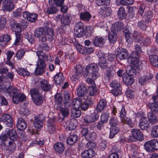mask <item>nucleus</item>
<instances>
[{
  "label": "nucleus",
  "instance_id": "nucleus-40",
  "mask_svg": "<svg viewBox=\"0 0 158 158\" xmlns=\"http://www.w3.org/2000/svg\"><path fill=\"white\" fill-rule=\"evenodd\" d=\"M97 137V134L94 132H90L86 135L85 139L89 141L94 140Z\"/></svg>",
  "mask_w": 158,
  "mask_h": 158
},
{
  "label": "nucleus",
  "instance_id": "nucleus-42",
  "mask_svg": "<svg viewBox=\"0 0 158 158\" xmlns=\"http://www.w3.org/2000/svg\"><path fill=\"white\" fill-rule=\"evenodd\" d=\"M148 106L151 110L152 112H158V105L155 103H149L148 105Z\"/></svg>",
  "mask_w": 158,
  "mask_h": 158
},
{
  "label": "nucleus",
  "instance_id": "nucleus-54",
  "mask_svg": "<svg viewBox=\"0 0 158 158\" xmlns=\"http://www.w3.org/2000/svg\"><path fill=\"white\" fill-rule=\"evenodd\" d=\"M109 117V114L106 112L102 113L101 116V121L102 123H106L107 122Z\"/></svg>",
  "mask_w": 158,
  "mask_h": 158
},
{
  "label": "nucleus",
  "instance_id": "nucleus-60",
  "mask_svg": "<svg viewBox=\"0 0 158 158\" xmlns=\"http://www.w3.org/2000/svg\"><path fill=\"white\" fill-rule=\"evenodd\" d=\"M126 94L127 97L130 98H133L135 97V94L134 91L131 89L126 90Z\"/></svg>",
  "mask_w": 158,
  "mask_h": 158
},
{
  "label": "nucleus",
  "instance_id": "nucleus-47",
  "mask_svg": "<svg viewBox=\"0 0 158 158\" xmlns=\"http://www.w3.org/2000/svg\"><path fill=\"white\" fill-rule=\"evenodd\" d=\"M103 15L106 16H109L111 14V9L109 7H102V8Z\"/></svg>",
  "mask_w": 158,
  "mask_h": 158
},
{
  "label": "nucleus",
  "instance_id": "nucleus-62",
  "mask_svg": "<svg viewBox=\"0 0 158 158\" xmlns=\"http://www.w3.org/2000/svg\"><path fill=\"white\" fill-rule=\"evenodd\" d=\"M96 91V88L94 86H89L88 88V92L90 96H92L94 95Z\"/></svg>",
  "mask_w": 158,
  "mask_h": 158
},
{
  "label": "nucleus",
  "instance_id": "nucleus-14",
  "mask_svg": "<svg viewBox=\"0 0 158 158\" xmlns=\"http://www.w3.org/2000/svg\"><path fill=\"white\" fill-rule=\"evenodd\" d=\"M116 58L118 60H122L128 58L129 53L125 49H122L118 51Z\"/></svg>",
  "mask_w": 158,
  "mask_h": 158
},
{
  "label": "nucleus",
  "instance_id": "nucleus-45",
  "mask_svg": "<svg viewBox=\"0 0 158 158\" xmlns=\"http://www.w3.org/2000/svg\"><path fill=\"white\" fill-rule=\"evenodd\" d=\"M81 114V111L80 110L73 109L72 110L71 116L74 118L79 117Z\"/></svg>",
  "mask_w": 158,
  "mask_h": 158
},
{
  "label": "nucleus",
  "instance_id": "nucleus-24",
  "mask_svg": "<svg viewBox=\"0 0 158 158\" xmlns=\"http://www.w3.org/2000/svg\"><path fill=\"white\" fill-rule=\"evenodd\" d=\"M144 74L142 76L139 80V82L142 85L143 83L147 81L148 80L151 79L152 77V75L150 73H147L145 72Z\"/></svg>",
  "mask_w": 158,
  "mask_h": 158
},
{
  "label": "nucleus",
  "instance_id": "nucleus-13",
  "mask_svg": "<svg viewBox=\"0 0 158 158\" xmlns=\"http://www.w3.org/2000/svg\"><path fill=\"white\" fill-rule=\"evenodd\" d=\"M99 117V114L94 112L89 115H86L84 118V120L86 123H92L97 120Z\"/></svg>",
  "mask_w": 158,
  "mask_h": 158
},
{
  "label": "nucleus",
  "instance_id": "nucleus-31",
  "mask_svg": "<svg viewBox=\"0 0 158 158\" xmlns=\"http://www.w3.org/2000/svg\"><path fill=\"white\" fill-rule=\"evenodd\" d=\"M79 16L81 19L87 21H89L92 17L91 14L87 11L81 13Z\"/></svg>",
  "mask_w": 158,
  "mask_h": 158
},
{
  "label": "nucleus",
  "instance_id": "nucleus-22",
  "mask_svg": "<svg viewBox=\"0 0 158 158\" xmlns=\"http://www.w3.org/2000/svg\"><path fill=\"white\" fill-rule=\"evenodd\" d=\"M83 71L82 67L81 66L78 65L77 66L76 68L75 74L73 76L74 81H76V80L79 79V78L81 76Z\"/></svg>",
  "mask_w": 158,
  "mask_h": 158
},
{
  "label": "nucleus",
  "instance_id": "nucleus-56",
  "mask_svg": "<svg viewBox=\"0 0 158 158\" xmlns=\"http://www.w3.org/2000/svg\"><path fill=\"white\" fill-rule=\"evenodd\" d=\"M128 60H130L138 59H139L140 56L139 54L136 52H133L130 56H129Z\"/></svg>",
  "mask_w": 158,
  "mask_h": 158
},
{
  "label": "nucleus",
  "instance_id": "nucleus-17",
  "mask_svg": "<svg viewBox=\"0 0 158 158\" xmlns=\"http://www.w3.org/2000/svg\"><path fill=\"white\" fill-rule=\"evenodd\" d=\"M118 33L111 29L110 32L108 33V38L109 42L112 44L114 43L117 41V33Z\"/></svg>",
  "mask_w": 158,
  "mask_h": 158
},
{
  "label": "nucleus",
  "instance_id": "nucleus-64",
  "mask_svg": "<svg viewBox=\"0 0 158 158\" xmlns=\"http://www.w3.org/2000/svg\"><path fill=\"white\" fill-rule=\"evenodd\" d=\"M25 52L24 50H19L17 52L16 56L18 59L20 60L23 57Z\"/></svg>",
  "mask_w": 158,
  "mask_h": 158
},
{
  "label": "nucleus",
  "instance_id": "nucleus-12",
  "mask_svg": "<svg viewBox=\"0 0 158 158\" xmlns=\"http://www.w3.org/2000/svg\"><path fill=\"white\" fill-rule=\"evenodd\" d=\"M77 125V120L73 118L68 120L64 125L65 127L68 128L70 130H74L76 129Z\"/></svg>",
  "mask_w": 158,
  "mask_h": 158
},
{
  "label": "nucleus",
  "instance_id": "nucleus-34",
  "mask_svg": "<svg viewBox=\"0 0 158 158\" xmlns=\"http://www.w3.org/2000/svg\"><path fill=\"white\" fill-rule=\"evenodd\" d=\"M78 138L77 136L76 135H71L67 138V143L70 145H73L77 142Z\"/></svg>",
  "mask_w": 158,
  "mask_h": 158
},
{
  "label": "nucleus",
  "instance_id": "nucleus-20",
  "mask_svg": "<svg viewBox=\"0 0 158 158\" xmlns=\"http://www.w3.org/2000/svg\"><path fill=\"white\" fill-rule=\"evenodd\" d=\"M27 126V123L23 118H18L17 124V127L18 129L20 130H24Z\"/></svg>",
  "mask_w": 158,
  "mask_h": 158
},
{
  "label": "nucleus",
  "instance_id": "nucleus-10",
  "mask_svg": "<svg viewBox=\"0 0 158 158\" xmlns=\"http://www.w3.org/2000/svg\"><path fill=\"white\" fill-rule=\"evenodd\" d=\"M139 125L142 130H147L149 126V122L148 118L145 116H143L140 119Z\"/></svg>",
  "mask_w": 158,
  "mask_h": 158
},
{
  "label": "nucleus",
  "instance_id": "nucleus-51",
  "mask_svg": "<svg viewBox=\"0 0 158 158\" xmlns=\"http://www.w3.org/2000/svg\"><path fill=\"white\" fill-rule=\"evenodd\" d=\"M10 39V37L7 34H5L3 35L2 36L0 37V45H2L1 44V43H6L8 42Z\"/></svg>",
  "mask_w": 158,
  "mask_h": 158
},
{
  "label": "nucleus",
  "instance_id": "nucleus-48",
  "mask_svg": "<svg viewBox=\"0 0 158 158\" xmlns=\"http://www.w3.org/2000/svg\"><path fill=\"white\" fill-rule=\"evenodd\" d=\"M54 100L56 104L61 105L63 100V98L60 94H58L55 95Z\"/></svg>",
  "mask_w": 158,
  "mask_h": 158
},
{
  "label": "nucleus",
  "instance_id": "nucleus-29",
  "mask_svg": "<svg viewBox=\"0 0 158 158\" xmlns=\"http://www.w3.org/2000/svg\"><path fill=\"white\" fill-rule=\"evenodd\" d=\"M94 152L92 150H85L81 154L82 157L84 158H91L95 155Z\"/></svg>",
  "mask_w": 158,
  "mask_h": 158
},
{
  "label": "nucleus",
  "instance_id": "nucleus-23",
  "mask_svg": "<svg viewBox=\"0 0 158 158\" xmlns=\"http://www.w3.org/2000/svg\"><path fill=\"white\" fill-rule=\"evenodd\" d=\"M106 100L102 99L99 101L97 104L96 110L98 112H101L106 106Z\"/></svg>",
  "mask_w": 158,
  "mask_h": 158
},
{
  "label": "nucleus",
  "instance_id": "nucleus-27",
  "mask_svg": "<svg viewBox=\"0 0 158 158\" xmlns=\"http://www.w3.org/2000/svg\"><path fill=\"white\" fill-rule=\"evenodd\" d=\"M54 148L56 152L59 153H62L64 150V144L61 142H58L55 144Z\"/></svg>",
  "mask_w": 158,
  "mask_h": 158
},
{
  "label": "nucleus",
  "instance_id": "nucleus-25",
  "mask_svg": "<svg viewBox=\"0 0 158 158\" xmlns=\"http://www.w3.org/2000/svg\"><path fill=\"white\" fill-rule=\"evenodd\" d=\"M64 77L61 73L57 74L54 77V80L55 83L58 85H61L64 81Z\"/></svg>",
  "mask_w": 158,
  "mask_h": 158
},
{
  "label": "nucleus",
  "instance_id": "nucleus-36",
  "mask_svg": "<svg viewBox=\"0 0 158 158\" xmlns=\"http://www.w3.org/2000/svg\"><path fill=\"white\" fill-rule=\"evenodd\" d=\"M123 23L121 22H117L114 24V27L111 29H113L114 31L118 33L119 31H120L123 28Z\"/></svg>",
  "mask_w": 158,
  "mask_h": 158
},
{
  "label": "nucleus",
  "instance_id": "nucleus-8",
  "mask_svg": "<svg viewBox=\"0 0 158 158\" xmlns=\"http://www.w3.org/2000/svg\"><path fill=\"white\" fill-rule=\"evenodd\" d=\"M14 8L13 4L11 1L5 0L2 2L1 10L10 12Z\"/></svg>",
  "mask_w": 158,
  "mask_h": 158
},
{
  "label": "nucleus",
  "instance_id": "nucleus-19",
  "mask_svg": "<svg viewBox=\"0 0 158 158\" xmlns=\"http://www.w3.org/2000/svg\"><path fill=\"white\" fill-rule=\"evenodd\" d=\"M6 132L8 137L10 139L13 141H16L17 140V135L15 131L13 129H7Z\"/></svg>",
  "mask_w": 158,
  "mask_h": 158
},
{
  "label": "nucleus",
  "instance_id": "nucleus-2",
  "mask_svg": "<svg viewBox=\"0 0 158 158\" xmlns=\"http://www.w3.org/2000/svg\"><path fill=\"white\" fill-rule=\"evenodd\" d=\"M99 69L96 64H91L86 67L84 76L85 77L87 76H91L94 79H96L100 76Z\"/></svg>",
  "mask_w": 158,
  "mask_h": 158
},
{
  "label": "nucleus",
  "instance_id": "nucleus-6",
  "mask_svg": "<svg viewBox=\"0 0 158 158\" xmlns=\"http://www.w3.org/2000/svg\"><path fill=\"white\" fill-rule=\"evenodd\" d=\"M83 23L79 21L77 23L74 27V34L78 37H81L83 35L84 30Z\"/></svg>",
  "mask_w": 158,
  "mask_h": 158
},
{
  "label": "nucleus",
  "instance_id": "nucleus-5",
  "mask_svg": "<svg viewBox=\"0 0 158 158\" xmlns=\"http://www.w3.org/2000/svg\"><path fill=\"white\" fill-rule=\"evenodd\" d=\"M118 109L120 110V116L121 118L122 122L124 123H127L131 127H133L134 126V124L132 123L129 118L126 116V112L123 106H121Z\"/></svg>",
  "mask_w": 158,
  "mask_h": 158
},
{
  "label": "nucleus",
  "instance_id": "nucleus-53",
  "mask_svg": "<svg viewBox=\"0 0 158 158\" xmlns=\"http://www.w3.org/2000/svg\"><path fill=\"white\" fill-rule=\"evenodd\" d=\"M6 90L7 92L10 95H11V94H12V95H13L16 93L17 91H18L16 88L11 86H10L6 88Z\"/></svg>",
  "mask_w": 158,
  "mask_h": 158
},
{
  "label": "nucleus",
  "instance_id": "nucleus-39",
  "mask_svg": "<svg viewBox=\"0 0 158 158\" xmlns=\"http://www.w3.org/2000/svg\"><path fill=\"white\" fill-rule=\"evenodd\" d=\"M98 64L102 69H106L107 68V63L106 58H103L99 60Z\"/></svg>",
  "mask_w": 158,
  "mask_h": 158
},
{
  "label": "nucleus",
  "instance_id": "nucleus-43",
  "mask_svg": "<svg viewBox=\"0 0 158 158\" xmlns=\"http://www.w3.org/2000/svg\"><path fill=\"white\" fill-rule=\"evenodd\" d=\"M44 27H40L34 32V35L35 37L40 38L44 35Z\"/></svg>",
  "mask_w": 158,
  "mask_h": 158
},
{
  "label": "nucleus",
  "instance_id": "nucleus-28",
  "mask_svg": "<svg viewBox=\"0 0 158 158\" xmlns=\"http://www.w3.org/2000/svg\"><path fill=\"white\" fill-rule=\"evenodd\" d=\"M148 119L149 120V122L151 124H155L158 122V120L155 114L152 112H150L148 114Z\"/></svg>",
  "mask_w": 158,
  "mask_h": 158
},
{
  "label": "nucleus",
  "instance_id": "nucleus-15",
  "mask_svg": "<svg viewBox=\"0 0 158 158\" xmlns=\"http://www.w3.org/2000/svg\"><path fill=\"white\" fill-rule=\"evenodd\" d=\"M23 16L31 22H34L36 20L37 15L34 13L30 14L29 12L26 11L23 12Z\"/></svg>",
  "mask_w": 158,
  "mask_h": 158
},
{
  "label": "nucleus",
  "instance_id": "nucleus-16",
  "mask_svg": "<svg viewBox=\"0 0 158 158\" xmlns=\"http://www.w3.org/2000/svg\"><path fill=\"white\" fill-rule=\"evenodd\" d=\"M153 139L150 140L145 143L144 147L147 152H154Z\"/></svg>",
  "mask_w": 158,
  "mask_h": 158
},
{
  "label": "nucleus",
  "instance_id": "nucleus-18",
  "mask_svg": "<svg viewBox=\"0 0 158 158\" xmlns=\"http://www.w3.org/2000/svg\"><path fill=\"white\" fill-rule=\"evenodd\" d=\"M77 93L78 97H84L87 94L86 87L83 85H80L77 89Z\"/></svg>",
  "mask_w": 158,
  "mask_h": 158
},
{
  "label": "nucleus",
  "instance_id": "nucleus-57",
  "mask_svg": "<svg viewBox=\"0 0 158 158\" xmlns=\"http://www.w3.org/2000/svg\"><path fill=\"white\" fill-rule=\"evenodd\" d=\"M126 71L128 74L127 75L130 76L135 75L136 70L134 69L131 66L128 67L127 70Z\"/></svg>",
  "mask_w": 158,
  "mask_h": 158
},
{
  "label": "nucleus",
  "instance_id": "nucleus-37",
  "mask_svg": "<svg viewBox=\"0 0 158 158\" xmlns=\"http://www.w3.org/2000/svg\"><path fill=\"white\" fill-rule=\"evenodd\" d=\"M132 35L134 39L139 43H141L143 40V38L140 34L136 31H134L132 33Z\"/></svg>",
  "mask_w": 158,
  "mask_h": 158
},
{
  "label": "nucleus",
  "instance_id": "nucleus-46",
  "mask_svg": "<svg viewBox=\"0 0 158 158\" xmlns=\"http://www.w3.org/2000/svg\"><path fill=\"white\" fill-rule=\"evenodd\" d=\"M81 103L82 100L81 99H74L73 102V109H78L81 106Z\"/></svg>",
  "mask_w": 158,
  "mask_h": 158
},
{
  "label": "nucleus",
  "instance_id": "nucleus-3",
  "mask_svg": "<svg viewBox=\"0 0 158 158\" xmlns=\"http://www.w3.org/2000/svg\"><path fill=\"white\" fill-rule=\"evenodd\" d=\"M131 132V135L128 138L129 142L136 140L141 141L144 139L143 134L139 129H133Z\"/></svg>",
  "mask_w": 158,
  "mask_h": 158
},
{
  "label": "nucleus",
  "instance_id": "nucleus-7",
  "mask_svg": "<svg viewBox=\"0 0 158 158\" xmlns=\"http://www.w3.org/2000/svg\"><path fill=\"white\" fill-rule=\"evenodd\" d=\"M44 119V117L42 114L35 116L33 122L34 127L37 129L40 128L43 126V121Z\"/></svg>",
  "mask_w": 158,
  "mask_h": 158
},
{
  "label": "nucleus",
  "instance_id": "nucleus-30",
  "mask_svg": "<svg viewBox=\"0 0 158 158\" xmlns=\"http://www.w3.org/2000/svg\"><path fill=\"white\" fill-rule=\"evenodd\" d=\"M61 21L63 26L68 25L70 22V15L69 14L64 15L61 17Z\"/></svg>",
  "mask_w": 158,
  "mask_h": 158
},
{
  "label": "nucleus",
  "instance_id": "nucleus-50",
  "mask_svg": "<svg viewBox=\"0 0 158 158\" xmlns=\"http://www.w3.org/2000/svg\"><path fill=\"white\" fill-rule=\"evenodd\" d=\"M58 11L57 7L51 6L48 7L47 10V13L48 14H55Z\"/></svg>",
  "mask_w": 158,
  "mask_h": 158
},
{
  "label": "nucleus",
  "instance_id": "nucleus-1",
  "mask_svg": "<svg viewBox=\"0 0 158 158\" xmlns=\"http://www.w3.org/2000/svg\"><path fill=\"white\" fill-rule=\"evenodd\" d=\"M36 54L38 60L36 64L35 73V75H40L43 73L46 67V64L44 61L49 60L50 57L48 54H46L42 51H36Z\"/></svg>",
  "mask_w": 158,
  "mask_h": 158
},
{
  "label": "nucleus",
  "instance_id": "nucleus-9",
  "mask_svg": "<svg viewBox=\"0 0 158 158\" xmlns=\"http://www.w3.org/2000/svg\"><path fill=\"white\" fill-rule=\"evenodd\" d=\"M59 108L60 111V114L59 115L58 120L59 122H61L64 120L65 118L68 116L69 111L68 109L65 107L60 106Z\"/></svg>",
  "mask_w": 158,
  "mask_h": 158
},
{
  "label": "nucleus",
  "instance_id": "nucleus-32",
  "mask_svg": "<svg viewBox=\"0 0 158 158\" xmlns=\"http://www.w3.org/2000/svg\"><path fill=\"white\" fill-rule=\"evenodd\" d=\"M149 59L152 64L155 67L158 68V56L156 55H151Z\"/></svg>",
  "mask_w": 158,
  "mask_h": 158
},
{
  "label": "nucleus",
  "instance_id": "nucleus-41",
  "mask_svg": "<svg viewBox=\"0 0 158 158\" xmlns=\"http://www.w3.org/2000/svg\"><path fill=\"white\" fill-rule=\"evenodd\" d=\"M119 131V129L116 126L111 127L110 129V138H113L114 135L118 132Z\"/></svg>",
  "mask_w": 158,
  "mask_h": 158
},
{
  "label": "nucleus",
  "instance_id": "nucleus-11",
  "mask_svg": "<svg viewBox=\"0 0 158 158\" xmlns=\"http://www.w3.org/2000/svg\"><path fill=\"white\" fill-rule=\"evenodd\" d=\"M12 96V100L13 102L16 104H18L19 102L24 100L26 98V96L23 94H19L18 91L13 95Z\"/></svg>",
  "mask_w": 158,
  "mask_h": 158
},
{
  "label": "nucleus",
  "instance_id": "nucleus-38",
  "mask_svg": "<svg viewBox=\"0 0 158 158\" xmlns=\"http://www.w3.org/2000/svg\"><path fill=\"white\" fill-rule=\"evenodd\" d=\"M118 15L120 19H123L126 15L124 8L123 7H120L118 11Z\"/></svg>",
  "mask_w": 158,
  "mask_h": 158
},
{
  "label": "nucleus",
  "instance_id": "nucleus-55",
  "mask_svg": "<svg viewBox=\"0 0 158 158\" xmlns=\"http://www.w3.org/2000/svg\"><path fill=\"white\" fill-rule=\"evenodd\" d=\"M152 136L153 138L158 137V125L154 126L152 128Z\"/></svg>",
  "mask_w": 158,
  "mask_h": 158
},
{
  "label": "nucleus",
  "instance_id": "nucleus-33",
  "mask_svg": "<svg viewBox=\"0 0 158 158\" xmlns=\"http://www.w3.org/2000/svg\"><path fill=\"white\" fill-rule=\"evenodd\" d=\"M44 35L51 39L54 35V31L52 28L47 27H44Z\"/></svg>",
  "mask_w": 158,
  "mask_h": 158
},
{
  "label": "nucleus",
  "instance_id": "nucleus-52",
  "mask_svg": "<svg viewBox=\"0 0 158 158\" xmlns=\"http://www.w3.org/2000/svg\"><path fill=\"white\" fill-rule=\"evenodd\" d=\"M25 37L31 44L33 43L34 41V36L30 32L27 33L25 35Z\"/></svg>",
  "mask_w": 158,
  "mask_h": 158
},
{
  "label": "nucleus",
  "instance_id": "nucleus-21",
  "mask_svg": "<svg viewBox=\"0 0 158 158\" xmlns=\"http://www.w3.org/2000/svg\"><path fill=\"white\" fill-rule=\"evenodd\" d=\"M93 43L96 46L102 47L105 44V41L102 37L98 36L95 38Z\"/></svg>",
  "mask_w": 158,
  "mask_h": 158
},
{
  "label": "nucleus",
  "instance_id": "nucleus-59",
  "mask_svg": "<svg viewBox=\"0 0 158 158\" xmlns=\"http://www.w3.org/2000/svg\"><path fill=\"white\" fill-rule=\"evenodd\" d=\"M30 93L32 98V99L36 97H37L40 94L37 89H34L30 90Z\"/></svg>",
  "mask_w": 158,
  "mask_h": 158
},
{
  "label": "nucleus",
  "instance_id": "nucleus-49",
  "mask_svg": "<svg viewBox=\"0 0 158 158\" xmlns=\"http://www.w3.org/2000/svg\"><path fill=\"white\" fill-rule=\"evenodd\" d=\"M18 73L23 77L28 76L29 75V73L27 70L23 69H19L17 70Z\"/></svg>",
  "mask_w": 158,
  "mask_h": 158
},
{
  "label": "nucleus",
  "instance_id": "nucleus-44",
  "mask_svg": "<svg viewBox=\"0 0 158 158\" xmlns=\"http://www.w3.org/2000/svg\"><path fill=\"white\" fill-rule=\"evenodd\" d=\"M32 100L36 105H39L42 103L43 98L40 94L37 97L33 98Z\"/></svg>",
  "mask_w": 158,
  "mask_h": 158
},
{
  "label": "nucleus",
  "instance_id": "nucleus-26",
  "mask_svg": "<svg viewBox=\"0 0 158 158\" xmlns=\"http://www.w3.org/2000/svg\"><path fill=\"white\" fill-rule=\"evenodd\" d=\"M40 86L42 89L48 91L50 90L52 86L49 84L48 82L46 80H43L40 82Z\"/></svg>",
  "mask_w": 158,
  "mask_h": 158
},
{
  "label": "nucleus",
  "instance_id": "nucleus-58",
  "mask_svg": "<svg viewBox=\"0 0 158 158\" xmlns=\"http://www.w3.org/2000/svg\"><path fill=\"white\" fill-rule=\"evenodd\" d=\"M137 27L140 29L143 30L146 28V22L143 20H141L138 22Z\"/></svg>",
  "mask_w": 158,
  "mask_h": 158
},
{
  "label": "nucleus",
  "instance_id": "nucleus-61",
  "mask_svg": "<svg viewBox=\"0 0 158 158\" xmlns=\"http://www.w3.org/2000/svg\"><path fill=\"white\" fill-rule=\"evenodd\" d=\"M152 17V13L151 11H148L145 14V19L148 22H150Z\"/></svg>",
  "mask_w": 158,
  "mask_h": 158
},
{
  "label": "nucleus",
  "instance_id": "nucleus-4",
  "mask_svg": "<svg viewBox=\"0 0 158 158\" xmlns=\"http://www.w3.org/2000/svg\"><path fill=\"white\" fill-rule=\"evenodd\" d=\"M10 24L15 29L14 30L16 36V39L14 43V44L17 45L21 39V34L22 32L21 27L19 24L16 23L13 19H11Z\"/></svg>",
  "mask_w": 158,
  "mask_h": 158
},
{
  "label": "nucleus",
  "instance_id": "nucleus-63",
  "mask_svg": "<svg viewBox=\"0 0 158 158\" xmlns=\"http://www.w3.org/2000/svg\"><path fill=\"white\" fill-rule=\"evenodd\" d=\"M6 22V19L5 17H2L0 19V30H2L5 27Z\"/></svg>",
  "mask_w": 158,
  "mask_h": 158
},
{
  "label": "nucleus",
  "instance_id": "nucleus-35",
  "mask_svg": "<svg viewBox=\"0 0 158 158\" xmlns=\"http://www.w3.org/2000/svg\"><path fill=\"white\" fill-rule=\"evenodd\" d=\"M123 82L126 85H131L134 82V79L131 76L127 75L123 77Z\"/></svg>",
  "mask_w": 158,
  "mask_h": 158
}]
</instances>
